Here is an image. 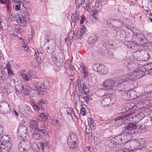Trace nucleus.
Returning a JSON list of instances; mask_svg holds the SVG:
<instances>
[{"label": "nucleus", "mask_w": 152, "mask_h": 152, "mask_svg": "<svg viewBox=\"0 0 152 152\" xmlns=\"http://www.w3.org/2000/svg\"><path fill=\"white\" fill-rule=\"evenodd\" d=\"M86 134H89V133H92V129H89L88 127V126H87L86 127Z\"/></svg>", "instance_id": "56"}, {"label": "nucleus", "mask_w": 152, "mask_h": 152, "mask_svg": "<svg viewBox=\"0 0 152 152\" xmlns=\"http://www.w3.org/2000/svg\"><path fill=\"white\" fill-rule=\"evenodd\" d=\"M32 136L33 138L35 140H42L44 136L48 135V128L44 126L38 127L37 129L34 131Z\"/></svg>", "instance_id": "3"}, {"label": "nucleus", "mask_w": 152, "mask_h": 152, "mask_svg": "<svg viewBox=\"0 0 152 152\" xmlns=\"http://www.w3.org/2000/svg\"><path fill=\"white\" fill-rule=\"evenodd\" d=\"M20 13L22 14H24V15H26L27 16L29 15H30L29 13L26 10L25 11H23V10L20 11Z\"/></svg>", "instance_id": "63"}, {"label": "nucleus", "mask_w": 152, "mask_h": 152, "mask_svg": "<svg viewBox=\"0 0 152 152\" xmlns=\"http://www.w3.org/2000/svg\"><path fill=\"white\" fill-rule=\"evenodd\" d=\"M20 5H19V4L17 5H16L15 6V10L16 11H18L19 10H20V11H22V10H20Z\"/></svg>", "instance_id": "64"}, {"label": "nucleus", "mask_w": 152, "mask_h": 152, "mask_svg": "<svg viewBox=\"0 0 152 152\" xmlns=\"http://www.w3.org/2000/svg\"><path fill=\"white\" fill-rule=\"evenodd\" d=\"M86 136L87 137V139L89 140H91L92 137V133H89V134H86Z\"/></svg>", "instance_id": "60"}, {"label": "nucleus", "mask_w": 152, "mask_h": 152, "mask_svg": "<svg viewBox=\"0 0 152 152\" xmlns=\"http://www.w3.org/2000/svg\"><path fill=\"white\" fill-rule=\"evenodd\" d=\"M98 10L92 8L91 10L90 18L93 23H94L96 22V21H94V19L96 20L97 19L96 17L98 15Z\"/></svg>", "instance_id": "21"}, {"label": "nucleus", "mask_w": 152, "mask_h": 152, "mask_svg": "<svg viewBox=\"0 0 152 152\" xmlns=\"http://www.w3.org/2000/svg\"><path fill=\"white\" fill-rule=\"evenodd\" d=\"M99 39V37L97 34H95L89 38L88 40V43L93 45L96 43Z\"/></svg>", "instance_id": "23"}, {"label": "nucleus", "mask_w": 152, "mask_h": 152, "mask_svg": "<svg viewBox=\"0 0 152 152\" xmlns=\"http://www.w3.org/2000/svg\"><path fill=\"white\" fill-rule=\"evenodd\" d=\"M122 134H119L115 137L112 138L111 140V143L114 145H120L122 142V138L124 137Z\"/></svg>", "instance_id": "16"}, {"label": "nucleus", "mask_w": 152, "mask_h": 152, "mask_svg": "<svg viewBox=\"0 0 152 152\" xmlns=\"http://www.w3.org/2000/svg\"><path fill=\"white\" fill-rule=\"evenodd\" d=\"M88 92L82 93V94H84L83 96H82V98H83L84 100V102H85L86 103L88 104L89 101L90 99L91 96L90 95L87 94Z\"/></svg>", "instance_id": "31"}, {"label": "nucleus", "mask_w": 152, "mask_h": 152, "mask_svg": "<svg viewBox=\"0 0 152 152\" xmlns=\"http://www.w3.org/2000/svg\"><path fill=\"white\" fill-rule=\"evenodd\" d=\"M132 72H129L128 73L126 74L124 76H123V79L122 80V82H118L117 84H118L117 85V87L118 88V89H119V91H124L126 92L128 91L127 88H128V85H127L125 86L124 85L126 84L125 83L130 81H132L133 79H134L133 78V74Z\"/></svg>", "instance_id": "1"}, {"label": "nucleus", "mask_w": 152, "mask_h": 152, "mask_svg": "<svg viewBox=\"0 0 152 152\" xmlns=\"http://www.w3.org/2000/svg\"><path fill=\"white\" fill-rule=\"evenodd\" d=\"M113 104L112 102L111 99L109 96V95H107L106 96H104L102 97L101 102V106L104 107H106L110 106Z\"/></svg>", "instance_id": "13"}, {"label": "nucleus", "mask_w": 152, "mask_h": 152, "mask_svg": "<svg viewBox=\"0 0 152 152\" xmlns=\"http://www.w3.org/2000/svg\"><path fill=\"white\" fill-rule=\"evenodd\" d=\"M108 72V69L107 67L104 65H103L100 74L102 75H104L106 74Z\"/></svg>", "instance_id": "39"}, {"label": "nucleus", "mask_w": 152, "mask_h": 152, "mask_svg": "<svg viewBox=\"0 0 152 152\" xmlns=\"http://www.w3.org/2000/svg\"><path fill=\"white\" fill-rule=\"evenodd\" d=\"M48 143L47 142H41L37 145V147L39 149L45 150L48 146Z\"/></svg>", "instance_id": "32"}, {"label": "nucleus", "mask_w": 152, "mask_h": 152, "mask_svg": "<svg viewBox=\"0 0 152 152\" xmlns=\"http://www.w3.org/2000/svg\"><path fill=\"white\" fill-rule=\"evenodd\" d=\"M31 145L28 140L23 139L18 144V149L20 152H29Z\"/></svg>", "instance_id": "5"}, {"label": "nucleus", "mask_w": 152, "mask_h": 152, "mask_svg": "<svg viewBox=\"0 0 152 152\" xmlns=\"http://www.w3.org/2000/svg\"><path fill=\"white\" fill-rule=\"evenodd\" d=\"M145 142L144 140L143 139L139 138L136 140L133 139L130 141L129 147L134 148L136 150H141V147L143 146Z\"/></svg>", "instance_id": "6"}, {"label": "nucleus", "mask_w": 152, "mask_h": 152, "mask_svg": "<svg viewBox=\"0 0 152 152\" xmlns=\"http://www.w3.org/2000/svg\"><path fill=\"white\" fill-rule=\"evenodd\" d=\"M131 58H128L123 61V64H124V67H126L129 70L133 69L135 64L130 60Z\"/></svg>", "instance_id": "15"}, {"label": "nucleus", "mask_w": 152, "mask_h": 152, "mask_svg": "<svg viewBox=\"0 0 152 152\" xmlns=\"http://www.w3.org/2000/svg\"><path fill=\"white\" fill-rule=\"evenodd\" d=\"M23 7L25 9L24 10H28L29 7V4L27 1L24 0V3L23 4Z\"/></svg>", "instance_id": "47"}, {"label": "nucleus", "mask_w": 152, "mask_h": 152, "mask_svg": "<svg viewBox=\"0 0 152 152\" xmlns=\"http://www.w3.org/2000/svg\"><path fill=\"white\" fill-rule=\"evenodd\" d=\"M114 85V81L112 79H109L106 80L105 81H103L102 83V86L104 87H113Z\"/></svg>", "instance_id": "24"}, {"label": "nucleus", "mask_w": 152, "mask_h": 152, "mask_svg": "<svg viewBox=\"0 0 152 152\" xmlns=\"http://www.w3.org/2000/svg\"><path fill=\"white\" fill-rule=\"evenodd\" d=\"M8 25L5 22L2 21L0 22V28H1L2 30H6L8 29Z\"/></svg>", "instance_id": "41"}, {"label": "nucleus", "mask_w": 152, "mask_h": 152, "mask_svg": "<svg viewBox=\"0 0 152 152\" xmlns=\"http://www.w3.org/2000/svg\"><path fill=\"white\" fill-rule=\"evenodd\" d=\"M67 143L70 149L74 150L77 147L76 142H67Z\"/></svg>", "instance_id": "36"}, {"label": "nucleus", "mask_w": 152, "mask_h": 152, "mask_svg": "<svg viewBox=\"0 0 152 152\" xmlns=\"http://www.w3.org/2000/svg\"><path fill=\"white\" fill-rule=\"evenodd\" d=\"M38 121L36 119H31L29 121L30 126L31 128L34 129V130L38 128Z\"/></svg>", "instance_id": "25"}, {"label": "nucleus", "mask_w": 152, "mask_h": 152, "mask_svg": "<svg viewBox=\"0 0 152 152\" xmlns=\"http://www.w3.org/2000/svg\"><path fill=\"white\" fill-rule=\"evenodd\" d=\"M28 129L27 127L23 124H20L18 128L17 135L18 137L25 139L24 138H26L29 137L28 135Z\"/></svg>", "instance_id": "8"}, {"label": "nucleus", "mask_w": 152, "mask_h": 152, "mask_svg": "<svg viewBox=\"0 0 152 152\" xmlns=\"http://www.w3.org/2000/svg\"><path fill=\"white\" fill-rule=\"evenodd\" d=\"M95 6L92 7V8L95 9V10L100 11L102 9V5L101 2L98 0L96 1Z\"/></svg>", "instance_id": "33"}, {"label": "nucleus", "mask_w": 152, "mask_h": 152, "mask_svg": "<svg viewBox=\"0 0 152 152\" xmlns=\"http://www.w3.org/2000/svg\"><path fill=\"white\" fill-rule=\"evenodd\" d=\"M22 91L25 95H30L31 88L29 86L24 85L22 86Z\"/></svg>", "instance_id": "28"}, {"label": "nucleus", "mask_w": 152, "mask_h": 152, "mask_svg": "<svg viewBox=\"0 0 152 152\" xmlns=\"http://www.w3.org/2000/svg\"><path fill=\"white\" fill-rule=\"evenodd\" d=\"M72 23H71L72 26L73 24L74 27L76 23L78 22L80 18V12L77 11L74 12L71 16Z\"/></svg>", "instance_id": "14"}, {"label": "nucleus", "mask_w": 152, "mask_h": 152, "mask_svg": "<svg viewBox=\"0 0 152 152\" xmlns=\"http://www.w3.org/2000/svg\"><path fill=\"white\" fill-rule=\"evenodd\" d=\"M133 38L134 41L142 45H144L145 41L146 40L143 35L139 33H134Z\"/></svg>", "instance_id": "11"}, {"label": "nucleus", "mask_w": 152, "mask_h": 152, "mask_svg": "<svg viewBox=\"0 0 152 152\" xmlns=\"http://www.w3.org/2000/svg\"><path fill=\"white\" fill-rule=\"evenodd\" d=\"M52 42V44L49 45L47 47V49L50 50V49H53V47L56 45V42L54 39H52L50 38L49 36H47L44 39V45L46 44L47 42Z\"/></svg>", "instance_id": "17"}, {"label": "nucleus", "mask_w": 152, "mask_h": 152, "mask_svg": "<svg viewBox=\"0 0 152 152\" xmlns=\"http://www.w3.org/2000/svg\"><path fill=\"white\" fill-rule=\"evenodd\" d=\"M140 56L142 57V60L145 61H147L151 58V56L148 52H145L143 54H141Z\"/></svg>", "instance_id": "30"}, {"label": "nucleus", "mask_w": 152, "mask_h": 152, "mask_svg": "<svg viewBox=\"0 0 152 152\" xmlns=\"http://www.w3.org/2000/svg\"><path fill=\"white\" fill-rule=\"evenodd\" d=\"M79 69L80 71V72L82 73L87 69H86L85 67L83 66H81L80 67Z\"/></svg>", "instance_id": "61"}, {"label": "nucleus", "mask_w": 152, "mask_h": 152, "mask_svg": "<svg viewBox=\"0 0 152 152\" xmlns=\"http://www.w3.org/2000/svg\"><path fill=\"white\" fill-rule=\"evenodd\" d=\"M109 34V31L107 29L102 30L101 31V34L102 36V38L106 37Z\"/></svg>", "instance_id": "42"}, {"label": "nucleus", "mask_w": 152, "mask_h": 152, "mask_svg": "<svg viewBox=\"0 0 152 152\" xmlns=\"http://www.w3.org/2000/svg\"><path fill=\"white\" fill-rule=\"evenodd\" d=\"M87 29L86 27H83L81 29H79L76 33L77 37L78 39H81L83 38L86 34Z\"/></svg>", "instance_id": "18"}, {"label": "nucleus", "mask_w": 152, "mask_h": 152, "mask_svg": "<svg viewBox=\"0 0 152 152\" xmlns=\"http://www.w3.org/2000/svg\"><path fill=\"white\" fill-rule=\"evenodd\" d=\"M83 80L81 79H77L75 82L76 86L78 88V90L80 91L81 93L83 92H88L89 90L88 88H87L86 86L84 84Z\"/></svg>", "instance_id": "12"}, {"label": "nucleus", "mask_w": 152, "mask_h": 152, "mask_svg": "<svg viewBox=\"0 0 152 152\" xmlns=\"http://www.w3.org/2000/svg\"><path fill=\"white\" fill-rule=\"evenodd\" d=\"M12 34V35H13L15 36H18L19 39L20 40H22L23 43H25L24 41H23V36H22L21 34H20L19 35L18 34V33H16L15 34V33H13V34Z\"/></svg>", "instance_id": "49"}, {"label": "nucleus", "mask_w": 152, "mask_h": 152, "mask_svg": "<svg viewBox=\"0 0 152 152\" xmlns=\"http://www.w3.org/2000/svg\"><path fill=\"white\" fill-rule=\"evenodd\" d=\"M12 144L11 143L1 144L0 146V152H9L11 149Z\"/></svg>", "instance_id": "22"}, {"label": "nucleus", "mask_w": 152, "mask_h": 152, "mask_svg": "<svg viewBox=\"0 0 152 152\" xmlns=\"http://www.w3.org/2000/svg\"><path fill=\"white\" fill-rule=\"evenodd\" d=\"M6 67L9 75H15V74L13 73L12 69L11 68V64L9 62L7 63L6 64Z\"/></svg>", "instance_id": "34"}, {"label": "nucleus", "mask_w": 152, "mask_h": 152, "mask_svg": "<svg viewBox=\"0 0 152 152\" xmlns=\"http://www.w3.org/2000/svg\"><path fill=\"white\" fill-rule=\"evenodd\" d=\"M4 74L2 69L0 68V83H2L5 80L3 77Z\"/></svg>", "instance_id": "46"}, {"label": "nucleus", "mask_w": 152, "mask_h": 152, "mask_svg": "<svg viewBox=\"0 0 152 152\" xmlns=\"http://www.w3.org/2000/svg\"><path fill=\"white\" fill-rule=\"evenodd\" d=\"M83 74V77L86 79L88 75V71L87 70L82 73Z\"/></svg>", "instance_id": "51"}, {"label": "nucleus", "mask_w": 152, "mask_h": 152, "mask_svg": "<svg viewBox=\"0 0 152 152\" xmlns=\"http://www.w3.org/2000/svg\"><path fill=\"white\" fill-rule=\"evenodd\" d=\"M18 74L19 76L22 77L27 81H28L33 79L32 75L33 74L31 70H29L28 72L25 70H20L18 72Z\"/></svg>", "instance_id": "10"}, {"label": "nucleus", "mask_w": 152, "mask_h": 152, "mask_svg": "<svg viewBox=\"0 0 152 152\" xmlns=\"http://www.w3.org/2000/svg\"><path fill=\"white\" fill-rule=\"evenodd\" d=\"M96 126L95 124L94 123L93 124H91L88 125V127L89 128V129H90L92 130H94V129L95 127Z\"/></svg>", "instance_id": "55"}, {"label": "nucleus", "mask_w": 152, "mask_h": 152, "mask_svg": "<svg viewBox=\"0 0 152 152\" xmlns=\"http://www.w3.org/2000/svg\"><path fill=\"white\" fill-rule=\"evenodd\" d=\"M33 107L35 110L37 111H38L39 110V107L35 104L33 105Z\"/></svg>", "instance_id": "58"}, {"label": "nucleus", "mask_w": 152, "mask_h": 152, "mask_svg": "<svg viewBox=\"0 0 152 152\" xmlns=\"http://www.w3.org/2000/svg\"><path fill=\"white\" fill-rule=\"evenodd\" d=\"M126 94L127 96L129 98V99H133L135 98L133 95L134 94V91H132L131 92H127Z\"/></svg>", "instance_id": "43"}, {"label": "nucleus", "mask_w": 152, "mask_h": 152, "mask_svg": "<svg viewBox=\"0 0 152 152\" xmlns=\"http://www.w3.org/2000/svg\"><path fill=\"white\" fill-rule=\"evenodd\" d=\"M127 116H126L125 115H123L119 116L117 117L115 119V121H123V120L126 118V119L129 120L130 121L129 124H134V125H136V124L134 123V122L136 123L137 122H138V120H136V117L135 114H131L129 117V118H127Z\"/></svg>", "instance_id": "9"}, {"label": "nucleus", "mask_w": 152, "mask_h": 152, "mask_svg": "<svg viewBox=\"0 0 152 152\" xmlns=\"http://www.w3.org/2000/svg\"><path fill=\"white\" fill-rule=\"evenodd\" d=\"M88 125L91 124H93L95 123L94 121L90 118H88Z\"/></svg>", "instance_id": "59"}, {"label": "nucleus", "mask_w": 152, "mask_h": 152, "mask_svg": "<svg viewBox=\"0 0 152 152\" xmlns=\"http://www.w3.org/2000/svg\"><path fill=\"white\" fill-rule=\"evenodd\" d=\"M26 112L28 113V115H30L32 113V112L31 109L30 108H28L26 110Z\"/></svg>", "instance_id": "62"}, {"label": "nucleus", "mask_w": 152, "mask_h": 152, "mask_svg": "<svg viewBox=\"0 0 152 152\" xmlns=\"http://www.w3.org/2000/svg\"><path fill=\"white\" fill-rule=\"evenodd\" d=\"M83 0H76V4L77 5V7H78V8L81 7L84 2Z\"/></svg>", "instance_id": "44"}, {"label": "nucleus", "mask_w": 152, "mask_h": 152, "mask_svg": "<svg viewBox=\"0 0 152 152\" xmlns=\"http://www.w3.org/2000/svg\"><path fill=\"white\" fill-rule=\"evenodd\" d=\"M132 72L133 74V78L134 79H139L142 77L145 74V72L144 71L140 69Z\"/></svg>", "instance_id": "20"}, {"label": "nucleus", "mask_w": 152, "mask_h": 152, "mask_svg": "<svg viewBox=\"0 0 152 152\" xmlns=\"http://www.w3.org/2000/svg\"><path fill=\"white\" fill-rule=\"evenodd\" d=\"M10 137L8 135H4L1 137L0 140V142L2 144H6L8 143H11L10 142Z\"/></svg>", "instance_id": "27"}, {"label": "nucleus", "mask_w": 152, "mask_h": 152, "mask_svg": "<svg viewBox=\"0 0 152 152\" xmlns=\"http://www.w3.org/2000/svg\"><path fill=\"white\" fill-rule=\"evenodd\" d=\"M85 108H82L80 111L81 115L83 116H85L86 115V112L85 111Z\"/></svg>", "instance_id": "53"}, {"label": "nucleus", "mask_w": 152, "mask_h": 152, "mask_svg": "<svg viewBox=\"0 0 152 152\" xmlns=\"http://www.w3.org/2000/svg\"><path fill=\"white\" fill-rule=\"evenodd\" d=\"M46 102V100L45 99H42L40 100H38L37 101V103L39 104V105L41 106V108H42V107L43 106L42 105L45 104Z\"/></svg>", "instance_id": "48"}, {"label": "nucleus", "mask_w": 152, "mask_h": 152, "mask_svg": "<svg viewBox=\"0 0 152 152\" xmlns=\"http://www.w3.org/2000/svg\"><path fill=\"white\" fill-rule=\"evenodd\" d=\"M74 36V32L73 31H71L70 32V33L69 35V39H73V37Z\"/></svg>", "instance_id": "52"}, {"label": "nucleus", "mask_w": 152, "mask_h": 152, "mask_svg": "<svg viewBox=\"0 0 152 152\" xmlns=\"http://www.w3.org/2000/svg\"><path fill=\"white\" fill-rule=\"evenodd\" d=\"M35 55L36 56V58L37 60V61H32V65L33 66L34 64H33V63H35V65L34 66H37V64H38V61L41 60V58L40 57V54L39 53V52L38 51L36 52L35 51Z\"/></svg>", "instance_id": "37"}, {"label": "nucleus", "mask_w": 152, "mask_h": 152, "mask_svg": "<svg viewBox=\"0 0 152 152\" xmlns=\"http://www.w3.org/2000/svg\"><path fill=\"white\" fill-rule=\"evenodd\" d=\"M122 71L121 70H119L116 73V75L117 77H120L122 75Z\"/></svg>", "instance_id": "57"}, {"label": "nucleus", "mask_w": 152, "mask_h": 152, "mask_svg": "<svg viewBox=\"0 0 152 152\" xmlns=\"http://www.w3.org/2000/svg\"><path fill=\"white\" fill-rule=\"evenodd\" d=\"M123 127L125 131H128L126 132V136L129 138L131 137L132 136L133 134L135 133L137 128V125L133 124L125 125Z\"/></svg>", "instance_id": "7"}, {"label": "nucleus", "mask_w": 152, "mask_h": 152, "mask_svg": "<svg viewBox=\"0 0 152 152\" xmlns=\"http://www.w3.org/2000/svg\"><path fill=\"white\" fill-rule=\"evenodd\" d=\"M107 90L105 89H99V96L104 97V96H106L107 95L106 94L107 93Z\"/></svg>", "instance_id": "38"}, {"label": "nucleus", "mask_w": 152, "mask_h": 152, "mask_svg": "<svg viewBox=\"0 0 152 152\" xmlns=\"http://www.w3.org/2000/svg\"><path fill=\"white\" fill-rule=\"evenodd\" d=\"M81 19L80 21V24H83L84 23V22L86 21V18L84 15H82L80 16Z\"/></svg>", "instance_id": "50"}, {"label": "nucleus", "mask_w": 152, "mask_h": 152, "mask_svg": "<svg viewBox=\"0 0 152 152\" xmlns=\"http://www.w3.org/2000/svg\"><path fill=\"white\" fill-rule=\"evenodd\" d=\"M93 148L92 146H87L83 151V152H93Z\"/></svg>", "instance_id": "45"}, {"label": "nucleus", "mask_w": 152, "mask_h": 152, "mask_svg": "<svg viewBox=\"0 0 152 152\" xmlns=\"http://www.w3.org/2000/svg\"><path fill=\"white\" fill-rule=\"evenodd\" d=\"M144 114L143 113H140L137 115H135L136 116V120H138V122L142 120L144 117Z\"/></svg>", "instance_id": "40"}, {"label": "nucleus", "mask_w": 152, "mask_h": 152, "mask_svg": "<svg viewBox=\"0 0 152 152\" xmlns=\"http://www.w3.org/2000/svg\"><path fill=\"white\" fill-rule=\"evenodd\" d=\"M81 6H82L85 10H88L89 9L90 7L91 6V4L89 1L88 0L85 1L84 0Z\"/></svg>", "instance_id": "35"}, {"label": "nucleus", "mask_w": 152, "mask_h": 152, "mask_svg": "<svg viewBox=\"0 0 152 152\" xmlns=\"http://www.w3.org/2000/svg\"><path fill=\"white\" fill-rule=\"evenodd\" d=\"M16 20L18 23L23 24V26H26L27 25V17H24L23 15L19 14L16 16Z\"/></svg>", "instance_id": "19"}, {"label": "nucleus", "mask_w": 152, "mask_h": 152, "mask_svg": "<svg viewBox=\"0 0 152 152\" xmlns=\"http://www.w3.org/2000/svg\"><path fill=\"white\" fill-rule=\"evenodd\" d=\"M103 65L99 64H93L92 66L94 70L98 72L100 74Z\"/></svg>", "instance_id": "29"}, {"label": "nucleus", "mask_w": 152, "mask_h": 152, "mask_svg": "<svg viewBox=\"0 0 152 152\" xmlns=\"http://www.w3.org/2000/svg\"><path fill=\"white\" fill-rule=\"evenodd\" d=\"M33 87L36 91L39 92V94L44 95L47 94V91L45 90L48 89L50 86L48 83L36 82L34 83Z\"/></svg>", "instance_id": "4"}, {"label": "nucleus", "mask_w": 152, "mask_h": 152, "mask_svg": "<svg viewBox=\"0 0 152 152\" xmlns=\"http://www.w3.org/2000/svg\"><path fill=\"white\" fill-rule=\"evenodd\" d=\"M107 25L114 30L118 29H121L124 27V22L120 20L115 18L108 19L106 21Z\"/></svg>", "instance_id": "2"}, {"label": "nucleus", "mask_w": 152, "mask_h": 152, "mask_svg": "<svg viewBox=\"0 0 152 152\" xmlns=\"http://www.w3.org/2000/svg\"><path fill=\"white\" fill-rule=\"evenodd\" d=\"M145 69L146 71H148L151 70H152V69L151 67V66L150 65V63L148 64L146 66H145Z\"/></svg>", "instance_id": "54"}, {"label": "nucleus", "mask_w": 152, "mask_h": 152, "mask_svg": "<svg viewBox=\"0 0 152 152\" xmlns=\"http://www.w3.org/2000/svg\"><path fill=\"white\" fill-rule=\"evenodd\" d=\"M78 137L75 134L72 132L70 133L68 136L67 142H76Z\"/></svg>", "instance_id": "26"}]
</instances>
